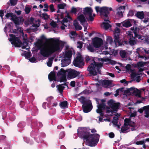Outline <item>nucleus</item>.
<instances>
[{
	"label": "nucleus",
	"mask_w": 149,
	"mask_h": 149,
	"mask_svg": "<svg viewBox=\"0 0 149 149\" xmlns=\"http://www.w3.org/2000/svg\"><path fill=\"white\" fill-rule=\"evenodd\" d=\"M90 129L86 127H79L77 129V135L80 138L86 141L90 146H94L98 143L99 135L97 134H91Z\"/></svg>",
	"instance_id": "obj_1"
},
{
	"label": "nucleus",
	"mask_w": 149,
	"mask_h": 149,
	"mask_svg": "<svg viewBox=\"0 0 149 149\" xmlns=\"http://www.w3.org/2000/svg\"><path fill=\"white\" fill-rule=\"evenodd\" d=\"M98 60L102 62L97 63L93 59V63H91L88 67L87 70L89 72L90 76H95L97 75V73L101 74L100 69L103 66V62L106 61V60L104 58H99Z\"/></svg>",
	"instance_id": "obj_2"
},
{
	"label": "nucleus",
	"mask_w": 149,
	"mask_h": 149,
	"mask_svg": "<svg viewBox=\"0 0 149 149\" xmlns=\"http://www.w3.org/2000/svg\"><path fill=\"white\" fill-rule=\"evenodd\" d=\"M96 12L100 13V15L104 16L105 18L104 20L106 21H109L108 19V15L110 13V11L112 10L111 8H109L106 6L100 7L99 6H96L95 8Z\"/></svg>",
	"instance_id": "obj_3"
},
{
	"label": "nucleus",
	"mask_w": 149,
	"mask_h": 149,
	"mask_svg": "<svg viewBox=\"0 0 149 149\" xmlns=\"http://www.w3.org/2000/svg\"><path fill=\"white\" fill-rule=\"evenodd\" d=\"M9 36L10 37L9 41L11 42L12 44L14 45L15 47H20V45H25L26 47L28 46V43L26 40H25L22 42L19 38L16 37L15 35L11 34H9Z\"/></svg>",
	"instance_id": "obj_4"
},
{
	"label": "nucleus",
	"mask_w": 149,
	"mask_h": 149,
	"mask_svg": "<svg viewBox=\"0 0 149 149\" xmlns=\"http://www.w3.org/2000/svg\"><path fill=\"white\" fill-rule=\"evenodd\" d=\"M53 43L49 46L52 54L60 49V44L57 40L53 39Z\"/></svg>",
	"instance_id": "obj_5"
},
{
	"label": "nucleus",
	"mask_w": 149,
	"mask_h": 149,
	"mask_svg": "<svg viewBox=\"0 0 149 149\" xmlns=\"http://www.w3.org/2000/svg\"><path fill=\"white\" fill-rule=\"evenodd\" d=\"M74 65L79 68H82L84 65V62L81 56H78L73 62Z\"/></svg>",
	"instance_id": "obj_6"
},
{
	"label": "nucleus",
	"mask_w": 149,
	"mask_h": 149,
	"mask_svg": "<svg viewBox=\"0 0 149 149\" xmlns=\"http://www.w3.org/2000/svg\"><path fill=\"white\" fill-rule=\"evenodd\" d=\"M130 93H132L136 96H138L139 97H141L140 91L137 88H135L134 87H132L124 91V94H128Z\"/></svg>",
	"instance_id": "obj_7"
},
{
	"label": "nucleus",
	"mask_w": 149,
	"mask_h": 149,
	"mask_svg": "<svg viewBox=\"0 0 149 149\" xmlns=\"http://www.w3.org/2000/svg\"><path fill=\"white\" fill-rule=\"evenodd\" d=\"M40 54L43 57H48L51 55L52 53L49 46H44L40 50Z\"/></svg>",
	"instance_id": "obj_8"
},
{
	"label": "nucleus",
	"mask_w": 149,
	"mask_h": 149,
	"mask_svg": "<svg viewBox=\"0 0 149 149\" xmlns=\"http://www.w3.org/2000/svg\"><path fill=\"white\" fill-rule=\"evenodd\" d=\"M66 71L68 72L67 78L68 79H70L76 77L80 74L79 72L73 69H70L69 70H66Z\"/></svg>",
	"instance_id": "obj_9"
},
{
	"label": "nucleus",
	"mask_w": 149,
	"mask_h": 149,
	"mask_svg": "<svg viewBox=\"0 0 149 149\" xmlns=\"http://www.w3.org/2000/svg\"><path fill=\"white\" fill-rule=\"evenodd\" d=\"M82 107L83 111L85 113H87L90 112L93 108L92 105L90 100L89 102L83 105H82Z\"/></svg>",
	"instance_id": "obj_10"
},
{
	"label": "nucleus",
	"mask_w": 149,
	"mask_h": 149,
	"mask_svg": "<svg viewBox=\"0 0 149 149\" xmlns=\"http://www.w3.org/2000/svg\"><path fill=\"white\" fill-rule=\"evenodd\" d=\"M103 41L102 39L98 37H95L93 40V45L95 47L99 48L102 44Z\"/></svg>",
	"instance_id": "obj_11"
},
{
	"label": "nucleus",
	"mask_w": 149,
	"mask_h": 149,
	"mask_svg": "<svg viewBox=\"0 0 149 149\" xmlns=\"http://www.w3.org/2000/svg\"><path fill=\"white\" fill-rule=\"evenodd\" d=\"M77 19L80 22V23L84 26V31H85V30L87 28V23L84 16L83 14H81L78 16Z\"/></svg>",
	"instance_id": "obj_12"
},
{
	"label": "nucleus",
	"mask_w": 149,
	"mask_h": 149,
	"mask_svg": "<svg viewBox=\"0 0 149 149\" xmlns=\"http://www.w3.org/2000/svg\"><path fill=\"white\" fill-rule=\"evenodd\" d=\"M11 20L13 22L15 25H19L24 21V19L22 17H17L15 14H14L13 17L11 18Z\"/></svg>",
	"instance_id": "obj_13"
},
{
	"label": "nucleus",
	"mask_w": 149,
	"mask_h": 149,
	"mask_svg": "<svg viewBox=\"0 0 149 149\" xmlns=\"http://www.w3.org/2000/svg\"><path fill=\"white\" fill-rule=\"evenodd\" d=\"M130 37L129 43L131 45H133L136 44V42L135 40V37H134L132 32L130 31L128 34Z\"/></svg>",
	"instance_id": "obj_14"
},
{
	"label": "nucleus",
	"mask_w": 149,
	"mask_h": 149,
	"mask_svg": "<svg viewBox=\"0 0 149 149\" xmlns=\"http://www.w3.org/2000/svg\"><path fill=\"white\" fill-rule=\"evenodd\" d=\"M134 22V24L136 25V21H134V20L130 19L129 20L123 22L122 23V25L124 27L128 28L131 26L132 25L131 23L132 22Z\"/></svg>",
	"instance_id": "obj_15"
},
{
	"label": "nucleus",
	"mask_w": 149,
	"mask_h": 149,
	"mask_svg": "<svg viewBox=\"0 0 149 149\" xmlns=\"http://www.w3.org/2000/svg\"><path fill=\"white\" fill-rule=\"evenodd\" d=\"M96 101L97 102V104L99 105L97 106L98 109L96 111H102L105 109L106 105L105 103H102L99 104L98 100L97 98H95Z\"/></svg>",
	"instance_id": "obj_16"
},
{
	"label": "nucleus",
	"mask_w": 149,
	"mask_h": 149,
	"mask_svg": "<svg viewBox=\"0 0 149 149\" xmlns=\"http://www.w3.org/2000/svg\"><path fill=\"white\" fill-rule=\"evenodd\" d=\"M56 72L52 71L48 75V79L50 81L56 80Z\"/></svg>",
	"instance_id": "obj_17"
},
{
	"label": "nucleus",
	"mask_w": 149,
	"mask_h": 149,
	"mask_svg": "<svg viewBox=\"0 0 149 149\" xmlns=\"http://www.w3.org/2000/svg\"><path fill=\"white\" fill-rule=\"evenodd\" d=\"M93 12V10L91 7H86L84 8V14L86 16L88 14L92 13Z\"/></svg>",
	"instance_id": "obj_18"
},
{
	"label": "nucleus",
	"mask_w": 149,
	"mask_h": 149,
	"mask_svg": "<svg viewBox=\"0 0 149 149\" xmlns=\"http://www.w3.org/2000/svg\"><path fill=\"white\" fill-rule=\"evenodd\" d=\"M61 67H62L66 66L70 64L69 60L65 58L61 60Z\"/></svg>",
	"instance_id": "obj_19"
},
{
	"label": "nucleus",
	"mask_w": 149,
	"mask_h": 149,
	"mask_svg": "<svg viewBox=\"0 0 149 149\" xmlns=\"http://www.w3.org/2000/svg\"><path fill=\"white\" fill-rule=\"evenodd\" d=\"M135 16L138 18L143 19L145 15L143 11L137 12Z\"/></svg>",
	"instance_id": "obj_20"
},
{
	"label": "nucleus",
	"mask_w": 149,
	"mask_h": 149,
	"mask_svg": "<svg viewBox=\"0 0 149 149\" xmlns=\"http://www.w3.org/2000/svg\"><path fill=\"white\" fill-rule=\"evenodd\" d=\"M73 25L75 27V29L77 30H81L82 29V27L79 24L77 21L76 20L74 21Z\"/></svg>",
	"instance_id": "obj_21"
},
{
	"label": "nucleus",
	"mask_w": 149,
	"mask_h": 149,
	"mask_svg": "<svg viewBox=\"0 0 149 149\" xmlns=\"http://www.w3.org/2000/svg\"><path fill=\"white\" fill-rule=\"evenodd\" d=\"M111 81L108 80H104L102 82V84L106 88H107L108 86L111 85Z\"/></svg>",
	"instance_id": "obj_22"
},
{
	"label": "nucleus",
	"mask_w": 149,
	"mask_h": 149,
	"mask_svg": "<svg viewBox=\"0 0 149 149\" xmlns=\"http://www.w3.org/2000/svg\"><path fill=\"white\" fill-rule=\"evenodd\" d=\"M120 105V103L119 102L115 103L111 107V108L114 111H117L119 109V107Z\"/></svg>",
	"instance_id": "obj_23"
},
{
	"label": "nucleus",
	"mask_w": 149,
	"mask_h": 149,
	"mask_svg": "<svg viewBox=\"0 0 149 149\" xmlns=\"http://www.w3.org/2000/svg\"><path fill=\"white\" fill-rule=\"evenodd\" d=\"M78 99L81 103L82 104V105L86 104L89 102V101L86 100L85 97L83 96H81Z\"/></svg>",
	"instance_id": "obj_24"
},
{
	"label": "nucleus",
	"mask_w": 149,
	"mask_h": 149,
	"mask_svg": "<svg viewBox=\"0 0 149 149\" xmlns=\"http://www.w3.org/2000/svg\"><path fill=\"white\" fill-rule=\"evenodd\" d=\"M114 42L116 44L117 43H118L119 44H120V35H118V34L114 35Z\"/></svg>",
	"instance_id": "obj_25"
},
{
	"label": "nucleus",
	"mask_w": 149,
	"mask_h": 149,
	"mask_svg": "<svg viewBox=\"0 0 149 149\" xmlns=\"http://www.w3.org/2000/svg\"><path fill=\"white\" fill-rule=\"evenodd\" d=\"M68 104L66 101L61 102L59 103V106L61 108H65L68 107Z\"/></svg>",
	"instance_id": "obj_26"
},
{
	"label": "nucleus",
	"mask_w": 149,
	"mask_h": 149,
	"mask_svg": "<svg viewBox=\"0 0 149 149\" xmlns=\"http://www.w3.org/2000/svg\"><path fill=\"white\" fill-rule=\"evenodd\" d=\"M57 88L59 92L61 93L63 92L65 87L63 86V84H59V85H57Z\"/></svg>",
	"instance_id": "obj_27"
},
{
	"label": "nucleus",
	"mask_w": 149,
	"mask_h": 149,
	"mask_svg": "<svg viewBox=\"0 0 149 149\" xmlns=\"http://www.w3.org/2000/svg\"><path fill=\"white\" fill-rule=\"evenodd\" d=\"M72 55V53L71 51H69L67 52H66L64 56V58H68V59L69 60L70 59V58H71Z\"/></svg>",
	"instance_id": "obj_28"
},
{
	"label": "nucleus",
	"mask_w": 149,
	"mask_h": 149,
	"mask_svg": "<svg viewBox=\"0 0 149 149\" xmlns=\"http://www.w3.org/2000/svg\"><path fill=\"white\" fill-rule=\"evenodd\" d=\"M66 72H67L66 71V70H65L61 68L60 70L58 71L57 74V76H58L61 75H65V74Z\"/></svg>",
	"instance_id": "obj_29"
},
{
	"label": "nucleus",
	"mask_w": 149,
	"mask_h": 149,
	"mask_svg": "<svg viewBox=\"0 0 149 149\" xmlns=\"http://www.w3.org/2000/svg\"><path fill=\"white\" fill-rule=\"evenodd\" d=\"M86 17L88 22L92 21L94 19L93 17L92 16V13L88 14V15H86Z\"/></svg>",
	"instance_id": "obj_30"
},
{
	"label": "nucleus",
	"mask_w": 149,
	"mask_h": 149,
	"mask_svg": "<svg viewBox=\"0 0 149 149\" xmlns=\"http://www.w3.org/2000/svg\"><path fill=\"white\" fill-rule=\"evenodd\" d=\"M103 27L106 30L108 29L111 27V26L108 23L103 22L102 23Z\"/></svg>",
	"instance_id": "obj_31"
},
{
	"label": "nucleus",
	"mask_w": 149,
	"mask_h": 149,
	"mask_svg": "<svg viewBox=\"0 0 149 149\" xmlns=\"http://www.w3.org/2000/svg\"><path fill=\"white\" fill-rule=\"evenodd\" d=\"M144 111L145 115L144 116V117L148 118L149 117V105H147V107Z\"/></svg>",
	"instance_id": "obj_32"
},
{
	"label": "nucleus",
	"mask_w": 149,
	"mask_h": 149,
	"mask_svg": "<svg viewBox=\"0 0 149 149\" xmlns=\"http://www.w3.org/2000/svg\"><path fill=\"white\" fill-rule=\"evenodd\" d=\"M66 6V3H63L62 4H58L57 5L58 9H63Z\"/></svg>",
	"instance_id": "obj_33"
},
{
	"label": "nucleus",
	"mask_w": 149,
	"mask_h": 149,
	"mask_svg": "<svg viewBox=\"0 0 149 149\" xmlns=\"http://www.w3.org/2000/svg\"><path fill=\"white\" fill-rule=\"evenodd\" d=\"M40 16L42 19L45 20L49 18V16L46 13H43Z\"/></svg>",
	"instance_id": "obj_34"
},
{
	"label": "nucleus",
	"mask_w": 149,
	"mask_h": 149,
	"mask_svg": "<svg viewBox=\"0 0 149 149\" xmlns=\"http://www.w3.org/2000/svg\"><path fill=\"white\" fill-rule=\"evenodd\" d=\"M64 13L63 12L61 13V14H55V16H56V19H57L58 20L59 19V17H60L61 19H63L64 18Z\"/></svg>",
	"instance_id": "obj_35"
},
{
	"label": "nucleus",
	"mask_w": 149,
	"mask_h": 149,
	"mask_svg": "<svg viewBox=\"0 0 149 149\" xmlns=\"http://www.w3.org/2000/svg\"><path fill=\"white\" fill-rule=\"evenodd\" d=\"M53 59L54 58H49V61L47 63V65L49 67L52 66Z\"/></svg>",
	"instance_id": "obj_36"
},
{
	"label": "nucleus",
	"mask_w": 149,
	"mask_h": 149,
	"mask_svg": "<svg viewBox=\"0 0 149 149\" xmlns=\"http://www.w3.org/2000/svg\"><path fill=\"white\" fill-rule=\"evenodd\" d=\"M126 54V52L124 50H121L120 52V55L122 58H125Z\"/></svg>",
	"instance_id": "obj_37"
},
{
	"label": "nucleus",
	"mask_w": 149,
	"mask_h": 149,
	"mask_svg": "<svg viewBox=\"0 0 149 149\" xmlns=\"http://www.w3.org/2000/svg\"><path fill=\"white\" fill-rule=\"evenodd\" d=\"M87 49L90 52H93L95 50L93 47L90 45L87 46Z\"/></svg>",
	"instance_id": "obj_38"
},
{
	"label": "nucleus",
	"mask_w": 149,
	"mask_h": 149,
	"mask_svg": "<svg viewBox=\"0 0 149 149\" xmlns=\"http://www.w3.org/2000/svg\"><path fill=\"white\" fill-rule=\"evenodd\" d=\"M143 63L142 62H138L134 66L135 67H142L144 66Z\"/></svg>",
	"instance_id": "obj_39"
},
{
	"label": "nucleus",
	"mask_w": 149,
	"mask_h": 149,
	"mask_svg": "<svg viewBox=\"0 0 149 149\" xmlns=\"http://www.w3.org/2000/svg\"><path fill=\"white\" fill-rule=\"evenodd\" d=\"M62 76L60 78V82H65L67 81V79H66V75H62Z\"/></svg>",
	"instance_id": "obj_40"
},
{
	"label": "nucleus",
	"mask_w": 149,
	"mask_h": 149,
	"mask_svg": "<svg viewBox=\"0 0 149 149\" xmlns=\"http://www.w3.org/2000/svg\"><path fill=\"white\" fill-rule=\"evenodd\" d=\"M83 42L81 41H79L77 42V47L81 49L83 46Z\"/></svg>",
	"instance_id": "obj_41"
},
{
	"label": "nucleus",
	"mask_w": 149,
	"mask_h": 149,
	"mask_svg": "<svg viewBox=\"0 0 149 149\" xmlns=\"http://www.w3.org/2000/svg\"><path fill=\"white\" fill-rule=\"evenodd\" d=\"M147 106H145L143 107H141L140 109H139L138 110V111L139 112L141 113H143V111H145V109H146L147 107Z\"/></svg>",
	"instance_id": "obj_42"
},
{
	"label": "nucleus",
	"mask_w": 149,
	"mask_h": 149,
	"mask_svg": "<svg viewBox=\"0 0 149 149\" xmlns=\"http://www.w3.org/2000/svg\"><path fill=\"white\" fill-rule=\"evenodd\" d=\"M107 42L108 43L111 44L113 42L112 38L111 37H109L107 39Z\"/></svg>",
	"instance_id": "obj_43"
},
{
	"label": "nucleus",
	"mask_w": 149,
	"mask_h": 149,
	"mask_svg": "<svg viewBox=\"0 0 149 149\" xmlns=\"http://www.w3.org/2000/svg\"><path fill=\"white\" fill-rule=\"evenodd\" d=\"M77 12V9L74 7H72L70 11V13L74 14H76Z\"/></svg>",
	"instance_id": "obj_44"
},
{
	"label": "nucleus",
	"mask_w": 149,
	"mask_h": 149,
	"mask_svg": "<svg viewBox=\"0 0 149 149\" xmlns=\"http://www.w3.org/2000/svg\"><path fill=\"white\" fill-rule=\"evenodd\" d=\"M31 56V53L30 52H28L24 54V56L26 58H30Z\"/></svg>",
	"instance_id": "obj_45"
},
{
	"label": "nucleus",
	"mask_w": 149,
	"mask_h": 149,
	"mask_svg": "<svg viewBox=\"0 0 149 149\" xmlns=\"http://www.w3.org/2000/svg\"><path fill=\"white\" fill-rule=\"evenodd\" d=\"M120 30L119 28H116L115 30V31L114 32V34H118V35H120Z\"/></svg>",
	"instance_id": "obj_46"
},
{
	"label": "nucleus",
	"mask_w": 149,
	"mask_h": 149,
	"mask_svg": "<svg viewBox=\"0 0 149 149\" xmlns=\"http://www.w3.org/2000/svg\"><path fill=\"white\" fill-rule=\"evenodd\" d=\"M14 16V14H13V13H7V14L5 15V16L7 18H8L10 17H11V18L13 17Z\"/></svg>",
	"instance_id": "obj_47"
},
{
	"label": "nucleus",
	"mask_w": 149,
	"mask_h": 149,
	"mask_svg": "<svg viewBox=\"0 0 149 149\" xmlns=\"http://www.w3.org/2000/svg\"><path fill=\"white\" fill-rule=\"evenodd\" d=\"M115 103L114 101L112 99H111L108 102V105L110 107H111Z\"/></svg>",
	"instance_id": "obj_48"
},
{
	"label": "nucleus",
	"mask_w": 149,
	"mask_h": 149,
	"mask_svg": "<svg viewBox=\"0 0 149 149\" xmlns=\"http://www.w3.org/2000/svg\"><path fill=\"white\" fill-rule=\"evenodd\" d=\"M17 0H10V3L11 6H14L17 3Z\"/></svg>",
	"instance_id": "obj_49"
},
{
	"label": "nucleus",
	"mask_w": 149,
	"mask_h": 149,
	"mask_svg": "<svg viewBox=\"0 0 149 149\" xmlns=\"http://www.w3.org/2000/svg\"><path fill=\"white\" fill-rule=\"evenodd\" d=\"M49 9L51 12H53L55 11V10L54 8V6L53 4H51L49 6Z\"/></svg>",
	"instance_id": "obj_50"
},
{
	"label": "nucleus",
	"mask_w": 149,
	"mask_h": 149,
	"mask_svg": "<svg viewBox=\"0 0 149 149\" xmlns=\"http://www.w3.org/2000/svg\"><path fill=\"white\" fill-rule=\"evenodd\" d=\"M31 127L32 128H34L36 127L37 126V122H33L31 123Z\"/></svg>",
	"instance_id": "obj_51"
},
{
	"label": "nucleus",
	"mask_w": 149,
	"mask_h": 149,
	"mask_svg": "<svg viewBox=\"0 0 149 149\" xmlns=\"http://www.w3.org/2000/svg\"><path fill=\"white\" fill-rule=\"evenodd\" d=\"M35 45L40 50L41 48V43L39 42H37L35 43Z\"/></svg>",
	"instance_id": "obj_52"
},
{
	"label": "nucleus",
	"mask_w": 149,
	"mask_h": 149,
	"mask_svg": "<svg viewBox=\"0 0 149 149\" xmlns=\"http://www.w3.org/2000/svg\"><path fill=\"white\" fill-rule=\"evenodd\" d=\"M106 112L107 113H112L114 111H113V110L112 109H111L110 107H106Z\"/></svg>",
	"instance_id": "obj_53"
},
{
	"label": "nucleus",
	"mask_w": 149,
	"mask_h": 149,
	"mask_svg": "<svg viewBox=\"0 0 149 149\" xmlns=\"http://www.w3.org/2000/svg\"><path fill=\"white\" fill-rule=\"evenodd\" d=\"M65 134L64 132H61L59 135V139H62L65 136Z\"/></svg>",
	"instance_id": "obj_54"
},
{
	"label": "nucleus",
	"mask_w": 149,
	"mask_h": 149,
	"mask_svg": "<svg viewBox=\"0 0 149 149\" xmlns=\"http://www.w3.org/2000/svg\"><path fill=\"white\" fill-rule=\"evenodd\" d=\"M134 15V12L132 10H130L128 14H127V16H132Z\"/></svg>",
	"instance_id": "obj_55"
},
{
	"label": "nucleus",
	"mask_w": 149,
	"mask_h": 149,
	"mask_svg": "<svg viewBox=\"0 0 149 149\" xmlns=\"http://www.w3.org/2000/svg\"><path fill=\"white\" fill-rule=\"evenodd\" d=\"M131 122H132V120L130 118H126L124 120V122L130 124Z\"/></svg>",
	"instance_id": "obj_56"
},
{
	"label": "nucleus",
	"mask_w": 149,
	"mask_h": 149,
	"mask_svg": "<svg viewBox=\"0 0 149 149\" xmlns=\"http://www.w3.org/2000/svg\"><path fill=\"white\" fill-rule=\"evenodd\" d=\"M145 143L144 141H140L136 142V144L137 145H143Z\"/></svg>",
	"instance_id": "obj_57"
},
{
	"label": "nucleus",
	"mask_w": 149,
	"mask_h": 149,
	"mask_svg": "<svg viewBox=\"0 0 149 149\" xmlns=\"http://www.w3.org/2000/svg\"><path fill=\"white\" fill-rule=\"evenodd\" d=\"M139 28H137L136 27H135V29L133 32L134 33V34H136L137 33H138L139 31Z\"/></svg>",
	"instance_id": "obj_58"
},
{
	"label": "nucleus",
	"mask_w": 149,
	"mask_h": 149,
	"mask_svg": "<svg viewBox=\"0 0 149 149\" xmlns=\"http://www.w3.org/2000/svg\"><path fill=\"white\" fill-rule=\"evenodd\" d=\"M2 118L3 120H4L7 116V112L6 111H3L2 113Z\"/></svg>",
	"instance_id": "obj_59"
},
{
	"label": "nucleus",
	"mask_w": 149,
	"mask_h": 149,
	"mask_svg": "<svg viewBox=\"0 0 149 149\" xmlns=\"http://www.w3.org/2000/svg\"><path fill=\"white\" fill-rule=\"evenodd\" d=\"M30 10L31 9L30 8L28 7L25 8V11L26 14H29L30 13Z\"/></svg>",
	"instance_id": "obj_60"
},
{
	"label": "nucleus",
	"mask_w": 149,
	"mask_h": 149,
	"mask_svg": "<svg viewBox=\"0 0 149 149\" xmlns=\"http://www.w3.org/2000/svg\"><path fill=\"white\" fill-rule=\"evenodd\" d=\"M131 65L129 64H128L125 67V68L127 70L129 71L130 70L131 68Z\"/></svg>",
	"instance_id": "obj_61"
},
{
	"label": "nucleus",
	"mask_w": 149,
	"mask_h": 149,
	"mask_svg": "<svg viewBox=\"0 0 149 149\" xmlns=\"http://www.w3.org/2000/svg\"><path fill=\"white\" fill-rule=\"evenodd\" d=\"M50 25L53 28H55L56 27L57 24L54 21H53L50 23Z\"/></svg>",
	"instance_id": "obj_62"
},
{
	"label": "nucleus",
	"mask_w": 149,
	"mask_h": 149,
	"mask_svg": "<svg viewBox=\"0 0 149 149\" xmlns=\"http://www.w3.org/2000/svg\"><path fill=\"white\" fill-rule=\"evenodd\" d=\"M109 136L110 138H113L114 137L115 134L111 132L109 133Z\"/></svg>",
	"instance_id": "obj_63"
},
{
	"label": "nucleus",
	"mask_w": 149,
	"mask_h": 149,
	"mask_svg": "<svg viewBox=\"0 0 149 149\" xmlns=\"http://www.w3.org/2000/svg\"><path fill=\"white\" fill-rule=\"evenodd\" d=\"M6 146L5 147L4 149H10V143H8L6 144Z\"/></svg>",
	"instance_id": "obj_64"
}]
</instances>
